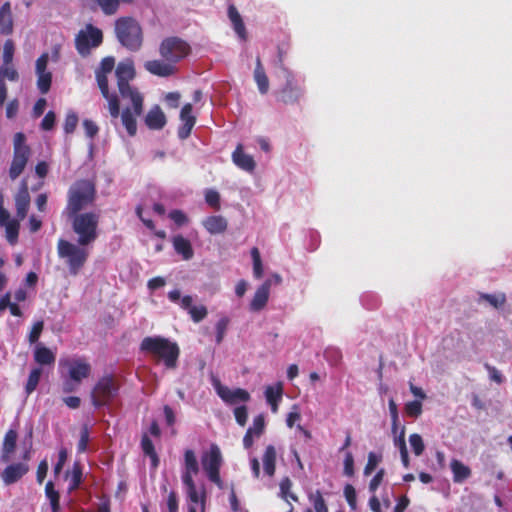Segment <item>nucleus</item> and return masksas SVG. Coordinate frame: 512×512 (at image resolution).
Here are the masks:
<instances>
[{
    "mask_svg": "<svg viewBox=\"0 0 512 512\" xmlns=\"http://www.w3.org/2000/svg\"><path fill=\"white\" fill-rule=\"evenodd\" d=\"M115 74L122 99L131 103V106L125 107L121 113L122 125L129 136H134L137 132L136 119L143 110V97L136 88L129 85V81L135 77L133 61L131 59L121 61L116 67Z\"/></svg>",
    "mask_w": 512,
    "mask_h": 512,
    "instance_id": "1",
    "label": "nucleus"
},
{
    "mask_svg": "<svg viewBox=\"0 0 512 512\" xmlns=\"http://www.w3.org/2000/svg\"><path fill=\"white\" fill-rule=\"evenodd\" d=\"M59 367L65 369L62 391L72 393L81 385L82 381L91 374V365L82 357H67L59 360Z\"/></svg>",
    "mask_w": 512,
    "mask_h": 512,
    "instance_id": "2",
    "label": "nucleus"
},
{
    "mask_svg": "<svg viewBox=\"0 0 512 512\" xmlns=\"http://www.w3.org/2000/svg\"><path fill=\"white\" fill-rule=\"evenodd\" d=\"M141 350L162 360L167 368H175L179 356V348L170 340L154 336L145 337L141 342Z\"/></svg>",
    "mask_w": 512,
    "mask_h": 512,
    "instance_id": "3",
    "label": "nucleus"
},
{
    "mask_svg": "<svg viewBox=\"0 0 512 512\" xmlns=\"http://www.w3.org/2000/svg\"><path fill=\"white\" fill-rule=\"evenodd\" d=\"M115 34L120 44L130 51H138L143 43V31L132 17H120L115 22Z\"/></svg>",
    "mask_w": 512,
    "mask_h": 512,
    "instance_id": "4",
    "label": "nucleus"
},
{
    "mask_svg": "<svg viewBox=\"0 0 512 512\" xmlns=\"http://www.w3.org/2000/svg\"><path fill=\"white\" fill-rule=\"evenodd\" d=\"M95 187L89 180L75 182L68 192V203L65 208L67 215L79 214L81 210L93 203Z\"/></svg>",
    "mask_w": 512,
    "mask_h": 512,
    "instance_id": "5",
    "label": "nucleus"
},
{
    "mask_svg": "<svg viewBox=\"0 0 512 512\" xmlns=\"http://www.w3.org/2000/svg\"><path fill=\"white\" fill-rule=\"evenodd\" d=\"M72 220V227L74 232L78 235V244L87 246L93 243L97 236V228L99 222V215L94 212H85L74 215H68Z\"/></svg>",
    "mask_w": 512,
    "mask_h": 512,
    "instance_id": "6",
    "label": "nucleus"
},
{
    "mask_svg": "<svg viewBox=\"0 0 512 512\" xmlns=\"http://www.w3.org/2000/svg\"><path fill=\"white\" fill-rule=\"evenodd\" d=\"M115 66L113 57H106L101 61L99 68L96 70V79L103 97L108 101V108L111 117L116 120L120 114V106L116 94H110L108 90L107 74H110Z\"/></svg>",
    "mask_w": 512,
    "mask_h": 512,
    "instance_id": "7",
    "label": "nucleus"
},
{
    "mask_svg": "<svg viewBox=\"0 0 512 512\" xmlns=\"http://www.w3.org/2000/svg\"><path fill=\"white\" fill-rule=\"evenodd\" d=\"M57 249L59 257L66 260L70 274L77 275L89 256L88 249L63 239L59 240Z\"/></svg>",
    "mask_w": 512,
    "mask_h": 512,
    "instance_id": "8",
    "label": "nucleus"
},
{
    "mask_svg": "<svg viewBox=\"0 0 512 512\" xmlns=\"http://www.w3.org/2000/svg\"><path fill=\"white\" fill-rule=\"evenodd\" d=\"M31 156V149L26 143V136L18 132L13 137V158L9 167V177L17 179L24 171Z\"/></svg>",
    "mask_w": 512,
    "mask_h": 512,
    "instance_id": "9",
    "label": "nucleus"
},
{
    "mask_svg": "<svg viewBox=\"0 0 512 512\" xmlns=\"http://www.w3.org/2000/svg\"><path fill=\"white\" fill-rule=\"evenodd\" d=\"M119 384L112 375L101 377L91 392V400L94 407L99 408L108 405L118 395Z\"/></svg>",
    "mask_w": 512,
    "mask_h": 512,
    "instance_id": "10",
    "label": "nucleus"
},
{
    "mask_svg": "<svg viewBox=\"0 0 512 512\" xmlns=\"http://www.w3.org/2000/svg\"><path fill=\"white\" fill-rule=\"evenodd\" d=\"M190 52V45L178 37H168L159 46L161 57L170 61L173 65L187 57Z\"/></svg>",
    "mask_w": 512,
    "mask_h": 512,
    "instance_id": "11",
    "label": "nucleus"
},
{
    "mask_svg": "<svg viewBox=\"0 0 512 512\" xmlns=\"http://www.w3.org/2000/svg\"><path fill=\"white\" fill-rule=\"evenodd\" d=\"M168 299L172 303L179 305L183 310L187 311L195 323L202 321L208 314L206 306L193 305V297L190 295L182 296L178 289L168 292Z\"/></svg>",
    "mask_w": 512,
    "mask_h": 512,
    "instance_id": "12",
    "label": "nucleus"
},
{
    "mask_svg": "<svg viewBox=\"0 0 512 512\" xmlns=\"http://www.w3.org/2000/svg\"><path fill=\"white\" fill-rule=\"evenodd\" d=\"M202 467L209 480L215 483L219 488L223 487V481L220 478L219 470L222 464L221 451L216 445H212L201 459Z\"/></svg>",
    "mask_w": 512,
    "mask_h": 512,
    "instance_id": "13",
    "label": "nucleus"
},
{
    "mask_svg": "<svg viewBox=\"0 0 512 512\" xmlns=\"http://www.w3.org/2000/svg\"><path fill=\"white\" fill-rule=\"evenodd\" d=\"M102 39V31L88 24L76 36V49L82 56H86L92 48H96L102 43Z\"/></svg>",
    "mask_w": 512,
    "mask_h": 512,
    "instance_id": "14",
    "label": "nucleus"
},
{
    "mask_svg": "<svg viewBox=\"0 0 512 512\" xmlns=\"http://www.w3.org/2000/svg\"><path fill=\"white\" fill-rule=\"evenodd\" d=\"M285 85L280 91V100L285 104L297 103L304 95V87L296 79L294 73L283 67Z\"/></svg>",
    "mask_w": 512,
    "mask_h": 512,
    "instance_id": "15",
    "label": "nucleus"
},
{
    "mask_svg": "<svg viewBox=\"0 0 512 512\" xmlns=\"http://www.w3.org/2000/svg\"><path fill=\"white\" fill-rule=\"evenodd\" d=\"M212 385L217 395L228 405H238L240 403H246L251 398L249 392L246 391L245 389H231L225 385H222L220 380L217 378L212 379Z\"/></svg>",
    "mask_w": 512,
    "mask_h": 512,
    "instance_id": "16",
    "label": "nucleus"
},
{
    "mask_svg": "<svg viewBox=\"0 0 512 512\" xmlns=\"http://www.w3.org/2000/svg\"><path fill=\"white\" fill-rule=\"evenodd\" d=\"M186 495L188 512L206 511V489L204 486L197 487L196 484L183 485Z\"/></svg>",
    "mask_w": 512,
    "mask_h": 512,
    "instance_id": "17",
    "label": "nucleus"
},
{
    "mask_svg": "<svg viewBox=\"0 0 512 512\" xmlns=\"http://www.w3.org/2000/svg\"><path fill=\"white\" fill-rule=\"evenodd\" d=\"M48 61L49 56L46 53L36 61L37 87L42 94L49 91L52 82V74L47 70Z\"/></svg>",
    "mask_w": 512,
    "mask_h": 512,
    "instance_id": "18",
    "label": "nucleus"
},
{
    "mask_svg": "<svg viewBox=\"0 0 512 512\" xmlns=\"http://www.w3.org/2000/svg\"><path fill=\"white\" fill-rule=\"evenodd\" d=\"M232 162L239 169L252 174L256 169V161L253 156L244 151V146L239 143L231 155Z\"/></svg>",
    "mask_w": 512,
    "mask_h": 512,
    "instance_id": "19",
    "label": "nucleus"
},
{
    "mask_svg": "<svg viewBox=\"0 0 512 512\" xmlns=\"http://www.w3.org/2000/svg\"><path fill=\"white\" fill-rule=\"evenodd\" d=\"M144 68L149 73L159 77H169L176 72V66L164 58L146 61Z\"/></svg>",
    "mask_w": 512,
    "mask_h": 512,
    "instance_id": "20",
    "label": "nucleus"
},
{
    "mask_svg": "<svg viewBox=\"0 0 512 512\" xmlns=\"http://www.w3.org/2000/svg\"><path fill=\"white\" fill-rule=\"evenodd\" d=\"M199 471L198 461L192 450H186L184 454V469L181 475L183 485L195 484L193 476Z\"/></svg>",
    "mask_w": 512,
    "mask_h": 512,
    "instance_id": "21",
    "label": "nucleus"
},
{
    "mask_svg": "<svg viewBox=\"0 0 512 512\" xmlns=\"http://www.w3.org/2000/svg\"><path fill=\"white\" fill-rule=\"evenodd\" d=\"M28 471V464L14 463L3 470L1 473V479L6 485H11L20 480Z\"/></svg>",
    "mask_w": 512,
    "mask_h": 512,
    "instance_id": "22",
    "label": "nucleus"
},
{
    "mask_svg": "<svg viewBox=\"0 0 512 512\" xmlns=\"http://www.w3.org/2000/svg\"><path fill=\"white\" fill-rule=\"evenodd\" d=\"M15 206L18 219L23 220L27 216L30 206V195L25 181L22 182L20 189L15 195Z\"/></svg>",
    "mask_w": 512,
    "mask_h": 512,
    "instance_id": "23",
    "label": "nucleus"
},
{
    "mask_svg": "<svg viewBox=\"0 0 512 512\" xmlns=\"http://www.w3.org/2000/svg\"><path fill=\"white\" fill-rule=\"evenodd\" d=\"M180 119L182 121V125L178 129V136L180 139H186L195 125V117L192 115V105L185 104L180 113Z\"/></svg>",
    "mask_w": 512,
    "mask_h": 512,
    "instance_id": "24",
    "label": "nucleus"
},
{
    "mask_svg": "<svg viewBox=\"0 0 512 512\" xmlns=\"http://www.w3.org/2000/svg\"><path fill=\"white\" fill-rule=\"evenodd\" d=\"M265 429V419L263 415H258L253 419L252 426H250L243 438V445L249 449L254 442L255 438H259Z\"/></svg>",
    "mask_w": 512,
    "mask_h": 512,
    "instance_id": "25",
    "label": "nucleus"
},
{
    "mask_svg": "<svg viewBox=\"0 0 512 512\" xmlns=\"http://www.w3.org/2000/svg\"><path fill=\"white\" fill-rule=\"evenodd\" d=\"M271 286L272 280L267 279L260 287H258L250 303V309L252 311H260L265 307L269 299Z\"/></svg>",
    "mask_w": 512,
    "mask_h": 512,
    "instance_id": "26",
    "label": "nucleus"
},
{
    "mask_svg": "<svg viewBox=\"0 0 512 512\" xmlns=\"http://www.w3.org/2000/svg\"><path fill=\"white\" fill-rule=\"evenodd\" d=\"M206 231L212 235L222 234L227 230L228 222L222 215H211L202 221Z\"/></svg>",
    "mask_w": 512,
    "mask_h": 512,
    "instance_id": "27",
    "label": "nucleus"
},
{
    "mask_svg": "<svg viewBox=\"0 0 512 512\" xmlns=\"http://www.w3.org/2000/svg\"><path fill=\"white\" fill-rule=\"evenodd\" d=\"M17 441V432L13 429H10L6 432L2 445V452L0 456V461L3 463H7L11 459V455L13 454Z\"/></svg>",
    "mask_w": 512,
    "mask_h": 512,
    "instance_id": "28",
    "label": "nucleus"
},
{
    "mask_svg": "<svg viewBox=\"0 0 512 512\" xmlns=\"http://www.w3.org/2000/svg\"><path fill=\"white\" fill-rule=\"evenodd\" d=\"M450 469L453 474V481L461 484L471 477V469L458 459L453 458L450 462Z\"/></svg>",
    "mask_w": 512,
    "mask_h": 512,
    "instance_id": "29",
    "label": "nucleus"
},
{
    "mask_svg": "<svg viewBox=\"0 0 512 512\" xmlns=\"http://www.w3.org/2000/svg\"><path fill=\"white\" fill-rule=\"evenodd\" d=\"M228 17L239 39L245 41L247 39L246 28L241 15L233 5H230L228 8Z\"/></svg>",
    "mask_w": 512,
    "mask_h": 512,
    "instance_id": "30",
    "label": "nucleus"
},
{
    "mask_svg": "<svg viewBox=\"0 0 512 512\" xmlns=\"http://www.w3.org/2000/svg\"><path fill=\"white\" fill-rule=\"evenodd\" d=\"M146 125L150 129H161L166 124V117L159 106L153 107L145 118Z\"/></svg>",
    "mask_w": 512,
    "mask_h": 512,
    "instance_id": "31",
    "label": "nucleus"
},
{
    "mask_svg": "<svg viewBox=\"0 0 512 512\" xmlns=\"http://www.w3.org/2000/svg\"><path fill=\"white\" fill-rule=\"evenodd\" d=\"M173 247L175 251L182 256L184 260H190L194 251L189 240L181 235L174 236L172 239Z\"/></svg>",
    "mask_w": 512,
    "mask_h": 512,
    "instance_id": "32",
    "label": "nucleus"
},
{
    "mask_svg": "<svg viewBox=\"0 0 512 512\" xmlns=\"http://www.w3.org/2000/svg\"><path fill=\"white\" fill-rule=\"evenodd\" d=\"M254 80L257 84L258 91L260 94L264 95L269 90V79L266 75V72L262 66L260 58L256 59V67L254 70Z\"/></svg>",
    "mask_w": 512,
    "mask_h": 512,
    "instance_id": "33",
    "label": "nucleus"
},
{
    "mask_svg": "<svg viewBox=\"0 0 512 512\" xmlns=\"http://www.w3.org/2000/svg\"><path fill=\"white\" fill-rule=\"evenodd\" d=\"M34 359L40 365H52L56 356L49 348L38 344L34 349Z\"/></svg>",
    "mask_w": 512,
    "mask_h": 512,
    "instance_id": "34",
    "label": "nucleus"
},
{
    "mask_svg": "<svg viewBox=\"0 0 512 512\" xmlns=\"http://www.w3.org/2000/svg\"><path fill=\"white\" fill-rule=\"evenodd\" d=\"M13 21L11 6L6 2L0 8V33L9 34L12 31Z\"/></svg>",
    "mask_w": 512,
    "mask_h": 512,
    "instance_id": "35",
    "label": "nucleus"
},
{
    "mask_svg": "<svg viewBox=\"0 0 512 512\" xmlns=\"http://www.w3.org/2000/svg\"><path fill=\"white\" fill-rule=\"evenodd\" d=\"M264 472L272 477L275 473V462H276V450L275 447L269 445L266 447L263 458Z\"/></svg>",
    "mask_w": 512,
    "mask_h": 512,
    "instance_id": "36",
    "label": "nucleus"
},
{
    "mask_svg": "<svg viewBox=\"0 0 512 512\" xmlns=\"http://www.w3.org/2000/svg\"><path fill=\"white\" fill-rule=\"evenodd\" d=\"M96 2L104 14L113 15L115 14L120 6V3H130L133 0H93Z\"/></svg>",
    "mask_w": 512,
    "mask_h": 512,
    "instance_id": "37",
    "label": "nucleus"
},
{
    "mask_svg": "<svg viewBox=\"0 0 512 512\" xmlns=\"http://www.w3.org/2000/svg\"><path fill=\"white\" fill-rule=\"evenodd\" d=\"M265 398L268 403L280 402L283 394V385L281 382L269 385L265 388Z\"/></svg>",
    "mask_w": 512,
    "mask_h": 512,
    "instance_id": "38",
    "label": "nucleus"
},
{
    "mask_svg": "<svg viewBox=\"0 0 512 512\" xmlns=\"http://www.w3.org/2000/svg\"><path fill=\"white\" fill-rule=\"evenodd\" d=\"M487 302L490 306L494 308L502 307L506 302V297L504 294H485L481 293L479 295V302Z\"/></svg>",
    "mask_w": 512,
    "mask_h": 512,
    "instance_id": "39",
    "label": "nucleus"
},
{
    "mask_svg": "<svg viewBox=\"0 0 512 512\" xmlns=\"http://www.w3.org/2000/svg\"><path fill=\"white\" fill-rule=\"evenodd\" d=\"M19 219H13L12 221L8 222L7 224L3 225L2 227L5 228L6 232V238L8 242L12 245H14L18 240V234H19Z\"/></svg>",
    "mask_w": 512,
    "mask_h": 512,
    "instance_id": "40",
    "label": "nucleus"
},
{
    "mask_svg": "<svg viewBox=\"0 0 512 512\" xmlns=\"http://www.w3.org/2000/svg\"><path fill=\"white\" fill-rule=\"evenodd\" d=\"M308 499L310 503L313 505L315 512H328L325 500L319 490H316L315 492H310L308 494Z\"/></svg>",
    "mask_w": 512,
    "mask_h": 512,
    "instance_id": "41",
    "label": "nucleus"
},
{
    "mask_svg": "<svg viewBox=\"0 0 512 512\" xmlns=\"http://www.w3.org/2000/svg\"><path fill=\"white\" fill-rule=\"evenodd\" d=\"M230 319L227 316H222L215 325L216 330V343L220 344L226 334L227 328L229 326Z\"/></svg>",
    "mask_w": 512,
    "mask_h": 512,
    "instance_id": "42",
    "label": "nucleus"
},
{
    "mask_svg": "<svg viewBox=\"0 0 512 512\" xmlns=\"http://www.w3.org/2000/svg\"><path fill=\"white\" fill-rule=\"evenodd\" d=\"M81 479H82L81 467L78 463H75L73 465L71 472L69 473V481H70L69 490L72 491V490H75L76 488H78V486L81 483Z\"/></svg>",
    "mask_w": 512,
    "mask_h": 512,
    "instance_id": "43",
    "label": "nucleus"
},
{
    "mask_svg": "<svg viewBox=\"0 0 512 512\" xmlns=\"http://www.w3.org/2000/svg\"><path fill=\"white\" fill-rule=\"evenodd\" d=\"M41 374H42V370L40 368H34L30 374H29V377H28V381H27V384H26V393L29 395L31 394L37 387L38 383H39V380H40V377H41Z\"/></svg>",
    "mask_w": 512,
    "mask_h": 512,
    "instance_id": "44",
    "label": "nucleus"
},
{
    "mask_svg": "<svg viewBox=\"0 0 512 512\" xmlns=\"http://www.w3.org/2000/svg\"><path fill=\"white\" fill-rule=\"evenodd\" d=\"M251 256L253 260V275L255 278L259 279L262 277L263 274V265L260 257V252L256 247L252 248Z\"/></svg>",
    "mask_w": 512,
    "mask_h": 512,
    "instance_id": "45",
    "label": "nucleus"
},
{
    "mask_svg": "<svg viewBox=\"0 0 512 512\" xmlns=\"http://www.w3.org/2000/svg\"><path fill=\"white\" fill-rule=\"evenodd\" d=\"M409 443H410V446L416 456L422 455V453L425 450V445H424L422 437L419 434H417V433L411 434L409 436Z\"/></svg>",
    "mask_w": 512,
    "mask_h": 512,
    "instance_id": "46",
    "label": "nucleus"
},
{
    "mask_svg": "<svg viewBox=\"0 0 512 512\" xmlns=\"http://www.w3.org/2000/svg\"><path fill=\"white\" fill-rule=\"evenodd\" d=\"M141 446H142L144 453L146 455L150 456L153 466L156 467L158 464V458L154 451V446H153L152 441L147 436H144L141 441Z\"/></svg>",
    "mask_w": 512,
    "mask_h": 512,
    "instance_id": "47",
    "label": "nucleus"
},
{
    "mask_svg": "<svg viewBox=\"0 0 512 512\" xmlns=\"http://www.w3.org/2000/svg\"><path fill=\"white\" fill-rule=\"evenodd\" d=\"M0 79L5 82V79L16 81L18 73L11 64H5L0 67Z\"/></svg>",
    "mask_w": 512,
    "mask_h": 512,
    "instance_id": "48",
    "label": "nucleus"
},
{
    "mask_svg": "<svg viewBox=\"0 0 512 512\" xmlns=\"http://www.w3.org/2000/svg\"><path fill=\"white\" fill-rule=\"evenodd\" d=\"M205 201L212 208H220V194L214 189H207L205 191Z\"/></svg>",
    "mask_w": 512,
    "mask_h": 512,
    "instance_id": "49",
    "label": "nucleus"
},
{
    "mask_svg": "<svg viewBox=\"0 0 512 512\" xmlns=\"http://www.w3.org/2000/svg\"><path fill=\"white\" fill-rule=\"evenodd\" d=\"M78 124V116L75 112L70 111L67 113L65 122H64V131L67 134L74 132L76 126Z\"/></svg>",
    "mask_w": 512,
    "mask_h": 512,
    "instance_id": "50",
    "label": "nucleus"
},
{
    "mask_svg": "<svg viewBox=\"0 0 512 512\" xmlns=\"http://www.w3.org/2000/svg\"><path fill=\"white\" fill-rule=\"evenodd\" d=\"M405 412L407 415L417 418L422 413V404L421 401H411L405 404Z\"/></svg>",
    "mask_w": 512,
    "mask_h": 512,
    "instance_id": "51",
    "label": "nucleus"
},
{
    "mask_svg": "<svg viewBox=\"0 0 512 512\" xmlns=\"http://www.w3.org/2000/svg\"><path fill=\"white\" fill-rule=\"evenodd\" d=\"M89 430L87 426H83L80 430V438L77 445V450L79 453H83L87 450L88 443H89Z\"/></svg>",
    "mask_w": 512,
    "mask_h": 512,
    "instance_id": "52",
    "label": "nucleus"
},
{
    "mask_svg": "<svg viewBox=\"0 0 512 512\" xmlns=\"http://www.w3.org/2000/svg\"><path fill=\"white\" fill-rule=\"evenodd\" d=\"M234 416L236 422L240 426H245L248 419V411L245 405L236 406L234 409Z\"/></svg>",
    "mask_w": 512,
    "mask_h": 512,
    "instance_id": "53",
    "label": "nucleus"
},
{
    "mask_svg": "<svg viewBox=\"0 0 512 512\" xmlns=\"http://www.w3.org/2000/svg\"><path fill=\"white\" fill-rule=\"evenodd\" d=\"M301 420V413L297 405H293L291 411L287 414L286 425L292 428L297 422Z\"/></svg>",
    "mask_w": 512,
    "mask_h": 512,
    "instance_id": "54",
    "label": "nucleus"
},
{
    "mask_svg": "<svg viewBox=\"0 0 512 512\" xmlns=\"http://www.w3.org/2000/svg\"><path fill=\"white\" fill-rule=\"evenodd\" d=\"M343 465H344V469H343L344 475H346L348 477L353 476L354 475V458H353V455L351 452H349V451L346 452L344 461H343Z\"/></svg>",
    "mask_w": 512,
    "mask_h": 512,
    "instance_id": "55",
    "label": "nucleus"
},
{
    "mask_svg": "<svg viewBox=\"0 0 512 512\" xmlns=\"http://www.w3.org/2000/svg\"><path fill=\"white\" fill-rule=\"evenodd\" d=\"M344 496H345L348 504L350 505V507L352 509H355L356 508L357 495H356V490H355V488L352 485L347 484L344 487Z\"/></svg>",
    "mask_w": 512,
    "mask_h": 512,
    "instance_id": "56",
    "label": "nucleus"
},
{
    "mask_svg": "<svg viewBox=\"0 0 512 512\" xmlns=\"http://www.w3.org/2000/svg\"><path fill=\"white\" fill-rule=\"evenodd\" d=\"M393 444L396 448H398L399 452H404L407 450L404 426L401 427V429L399 431V435L393 436Z\"/></svg>",
    "mask_w": 512,
    "mask_h": 512,
    "instance_id": "57",
    "label": "nucleus"
},
{
    "mask_svg": "<svg viewBox=\"0 0 512 512\" xmlns=\"http://www.w3.org/2000/svg\"><path fill=\"white\" fill-rule=\"evenodd\" d=\"M14 54V43L12 40H7L3 47V62L11 64Z\"/></svg>",
    "mask_w": 512,
    "mask_h": 512,
    "instance_id": "58",
    "label": "nucleus"
},
{
    "mask_svg": "<svg viewBox=\"0 0 512 512\" xmlns=\"http://www.w3.org/2000/svg\"><path fill=\"white\" fill-rule=\"evenodd\" d=\"M379 461H380V458L375 453L370 452L368 455L367 464L364 468V475L365 476L370 475L373 472V470L376 468V466L378 465Z\"/></svg>",
    "mask_w": 512,
    "mask_h": 512,
    "instance_id": "59",
    "label": "nucleus"
},
{
    "mask_svg": "<svg viewBox=\"0 0 512 512\" xmlns=\"http://www.w3.org/2000/svg\"><path fill=\"white\" fill-rule=\"evenodd\" d=\"M279 487H280V492H279V496L285 500L286 502H288V494L290 493V489L292 487V482L291 480L288 478V477H285L281 480L280 484H279Z\"/></svg>",
    "mask_w": 512,
    "mask_h": 512,
    "instance_id": "60",
    "label": "nucleus"
},
{
    "mask_svg": "<svg viewBox=\"0 0 512 512\" xmlns=\"http://www.w3.org/2000/svg\"><path fill=\"white\" fill-rule=\"evenodd\" d=\"M83 128L85 130L86 136L89 138H94L99 131V128L96 125V123L89 119H85L83 121Z\"/></svg>",
    "mask_w": 512,
    "mask_h": 512,
    "instance_id": "61",
    "label": "nucleus"
},
{
    "mask_svg": "<svg viewBox=\"0 0 512 512\" xmlns=\"http://www.w3.org/2000/svg\"><path fill=\"white\" fill-rule=\"evenodd\" d=\"M384 469H380L376 474L375 476L371 479L370 483H369V491L371 493H375L376 490L378 489V487L380 486L381 482L383 481V478H384Z\"/></svg>",
    "mask_w": 512,
    "mask_h": 512,
    "instance_id": "62",
    "label": "nucleus"
},
{
    "mask_svg": "<svg viewBox=\"0 0 512 512\" xmlns=\"http://www.w3.org/2000/svg\"><path fill=\"white\" fill-rule=\"evenodd\" d=\"M19 111V101L17 99H12L8 102L6 106V117L8 119H13L17 116Z\"/></svg>",
    "mask_w": 512,
    "mask_h": 512,
    "instance_id": "63",
    "label": "nucleus"
},
{
    "mask_svg": "<svg viewBox=\"0 0 512 512\" xmlns=\"http://www.w3.org/2000/svg\"><path fill=\"white\" fill-rule=\"evenodd\" d=\"M169 217L179 226L184 225L188 222L187 216L181 210H172L169 213Z\"/></svg>",
    "mask_w": 512,
    "mask_h": 512,
    "instance_id": "64",
    "label": "nucleus"
}]
</instances>
